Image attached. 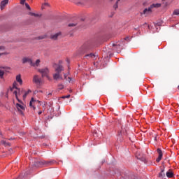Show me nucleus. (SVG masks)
Instances as JSON below:
<instances>
[{
    "mask_svg": "<svg viewBox=\"0 0 179 179\" xmlns=\"http://www.w3.org/2000/svg\"><path fill=\"white\" fill-rule=\"evenodd\" d=\"M9 152H12V150H9Z\"/></svg>",
    "mask_w": 179,
    "mask_h": 179,
    "instance_id": "nucleus-53",
    "label": "nucleus"
},
{
    "mask_svg": "<svg viewBox=\"0 0 179 179\" xmlns=\"http://www.w3.org/2000/svg\"><path fill=\"white\" fill-rule=\"evenodd\" d=\"M87 57H90V58H93V57H94V54L90 53V54L86 55L85 57L87 58Z\"/></svg>",
    "mask_w": 179,
    "mask_h": 179,
    "instance_id": "nucleus-26",
    "label": "nucleus"
},
{
    "mask_svg": "<svg viewBox=\"0 0 179 179\" xmlns=\"http://www.w3.org/2000/svg\"><path fill=\"white\" fill-rule=\"evenodd\" d=\"M33 60L29 57H24L22 58V64H29V65L31 66Z\"/></svg>",
    "mask_w": 179,
    "mask_h": 179,
    "instance_id": "nucleus-5",
    "label": "nucleus"
},
{
    "mask_svg": "<svg viewBox=\"0 0 179 179\" xmlns=\"http://www.w3.org/2000/svg\"><path fill=\"white\" fill-rule=\"evenodd\" d=\"M149 12H152V6H150L148 8H145L143 10V14L146 15L149 13Z\"/></svg>",
    "mask_w": 179,
    "mask_h": 179,
    "instance_id": "nucleus-15",
    "label": "nucleus"
},
{
    "mask_svg": "<svg viewBox=\"0 0 179 179\" xmlns=\"http://www.w3.org/2000/svg\"><path fill=\"white\" fill-rule=\"evenodd\" d=\"M158 177L163 178H164V169H162V171L159 172V173L158 174Z\"/></svg>",
    "mask_w": 179,
    "mask_h": 179,
    "instance_id": "nucleus-17",
    "label": "nucleus"
},
{
    "mask_svg": "<svg viewBox=\"0 0 179 179\" xmlns=\"http://www.w3.org/2000/svg\"><path fill=\"white\" fill-rule=\"evenodd\" d=\"M113 47H115V44H113Z\"/></svg>",
    "mask_w": 179,
    "mask_h": 179,
    "instance_id": "nucleus-52",
    "label": "nucleus"
},
{
    "mask_svg": "<svg viewBox=\"0 0 179 179\" xmlns=\"http://www.w3.org/2000/svg\"><path fill=\"white\" fill-rule=\"evenodd\" d=\"M44 6H50V4H48V3H44Z\"/></svg>",
    "mask_w": 179,
    "mask_h": 179,
    "instance_id": "nucleus-43",
    "label": "nucleus"
},
{
    "mask_svg": "<svg viewBox=\"0 0 179 179\" xmlns=\"http://www.w3.org/2000/svg\"><path fill=\"white\" fill-rule=\"evenodd\" d=\"M14 89H16V90L19 89V88H17V87H16V83H14L13 84V87L10 88L11 92H13V90H14Z\"/></svg>",
    "mask_w": 179,
    "mask_h": 179,
    "instance_id": "nucleus-23",
    "label": "nucleus"
},
{
    "mask_svg": "<svg viewBox=\"0 0 179 179\" xmlns=\"http://www.w3.org/2000/svg\"><path fill=\"white\" fill-rule=\"evenodd\" d=\"M3 75H5V71L3 70H0V78L3 79Z\"/></svg>",
    "mask_w": 179,
    "mask_h": 179,
    "instance_id": "nucleus-22",
    "label": "nucleus"
},
{
    "mask_svg": "<svg viewBox=\"0 0 179 179\" xmlns=\"http://www.w3.org/2000/svg\"><path fill=\"white\" fill-rule=\"evenodd\" d=\"M49 164H50V162H47V161H38L35 162V166L36 167H41L42 166H46Z\"/></svg>",
    "mask_w": 179,
    "mask_h": 179,
    "instance_id": "nucleus-4",
    "label": "nucleus"
},
{
    "mask_svg": "<svg viewBox=\"0 0 179 179\" xmlns=\"http://www.w3.org/2000/svg\"><path fill=\"white\" fill-rule=\"evenodd\" d=\"M69 82H71V80H72V78H71V77H69Z\"/></svg>",
    "mask_w": 179,
    "mask_h": 179,
    "instance_id": "nucleus-49",
    "label": "nucleus"
},
{
    "mask_svg": "<svg viewBox=\"0 0 179 179\" xmlns=\"http://www.w3.org/2000/svg\"><path fill=\"white\" fill-rule=\"evenodd\" d=\"M1 55H3V53H0V57H1Z\"/></svg>",
    "mask_w": 179,
    "mask_h": 179,
    "instance_id": "nucleus-50",
    "label": "nucleus"
},
{
    "mask_svg": "<svg viewBox=\"0 0 179 179\" xmlns=\"http://www.w3.org/2000/svg\"><path fill=\"white\" fill-rule=\"evenodd\" d=\"M24 2H26V0H21L20 3L24 5Z\"/></svg>",
    "mask_w": 179,
    "mask_h": 179,
    "instance_id": "nucleus-38",
    "label": "nucleus"
},
{
    "mask_svg": "<svg viewBox=\"0 0 179 179\" xmlns=\"http://www.w3.org/2000/svg\"><path fill=\"white\" fill-rule=\"evenodd\" d=\"M53 79H55V80H58V79L62 80V77L59 75V73H57L53 75Z\"/></svg>",
    "mask_w": 179,
    "mask_h": 179,
    "instance_id": "nucleus-11",
    "label": "nucleus"
},
{
    "mask_svg": "<svg viewBox=\"0 0 179 179\" xmlns=\"http://www.w3.org/2000/svg\"><path fill=\"white\" fill-rule=\"evenodd\" d=\"M25 6H26V8H27V9H29V10H30V9H31V8H30V6H29V3H25Z\"/></svg>",
    "mask_w": 179,
    "mask_h": 179,
    "instance_id": "nucleus-32",
    "label": "nucleus"
},
{
    "mask_svg": "<svg viewBox=\"0 0 179 179\" xmlns=\"http://www.w3.org/2000/svg\"><path fill=\"white\" fill-rule=\"evenodd\" d=\"M59 64H62V61H59Z\"/></svg>",
    "mask_w": 179,
    "mask_h": 179,
    "instance_id": "nucleus-51",
    "label": "nucleus"
},
{
    "mask_svg": "<svg viewBox=\"0 0 179 179\" xmlns=\"http://www.w3.org/2000/svg\"><path fill=\"white\" fill-rule=\"evenodd\" d=\"M154 141H157V135L155 134Z\"/></svg>",
    "mask_w": 179,
    "mask_h": 179,
    "instance_id": "nucleus-39",
    "label": "nucleus"
},
{
    "mask_svg": "<svg viewBox=\"0 0 179 179\" xmlns=\"http://www.w3.org/2000/svg\"><path fill=\"white\" fill-rule=\"evenodd\" d=\"M3 50H5V47L0 46V51H3Z\"/></svg>",
    "mask_w": 179,
    "mask_h": 179,
    "instance_id": "nucleus-37",
    "label": "nucleus"
},
{
    "mask_svg": "<svg viewBox=\"0 0 179 179\" xmlns=\"http://www.w3.org/2000/svg\"><path fill=\"white\" fill-rule=\"evenodd\" d=\"M165 176H166V178H173V172L171 170L168 171V172H166V174H165Z\"/></svg>",
    "mask_w": 179,
    "mask_h": 179,
    "instance_id": "nucleus-16",
    "label": "nucleus"
},
{
    "mask_svg": "<svg viewBox=\"0 0 179 179\" xmlns=\"http://www.w3.org/2000/svg\"><path fill=\"white\" fill-rule=\"evenodd\" d=\"M69 97H71L70 94L66 95V96H62V99H69Z\"/></svg>",
    "mask_w": 179,
    "mask_h": 179,
    "instance_id": "nucleus-31",
    "label": "nucleus"
},
{
    "mask_svg": "<svg viewBox=\"0 0 179 179\" xmlns=\"http://www.w3.org/2000/svg\"><path fill=\"white\" fill-rule=\"evenodd\" d=\"M16 108L18 111H20V113H22V110H24V106H22L20 103H16Z\"/></svg>",
    "mask_w": 179,
    "mask_h": 179,
    "instance_id": "nucleus-13",
    "label": "nucleus"
},
{
    "mask_svg": "<svg viewBox=\"0 0 179 179\" xmlns=\"http://www.w3.org/2000/svg\"><path fill=\"white\" fill-rule=\"evenodd\" d=\"M30 101H31L32 103H34V101H36L34 100V98H31Z\"/></svg>",
    "mask_w": 179,
    "mask_h": 179,
    "instance_id": "nucleus-44",
    "label": "nucleus"
},
{
    "mask_svg": "<svg viewBox=\"0 0 179 179\" xmlns=\"http://www.w3.org/2000/svg\"><path fill=\"white\" fill-rule=\"evenodd\" d=\"M45 77H46L48 80H51V78H50V76H48V74H47V76H45Z\"/></svg>",
    "mask_w": 179,
    "mask_h": 179,
    "instance_id": "nucleus-40",
    "label": "nucleus"
},
{
    "mask_svg": "<svg viewBox=\"0 0 179 179\" xmlns=\"http://www.w3.org/2000/svg\"><path fill=\"white\" fill-rule=\"evenodd\" d=\"M140 161L146 163V157H139L138 158Z\"/></svg>",
    "mask_w": 179,
    "mask_h": 179,
    "instance_id": "nucleus-25",
    "label": "nucleus"
},
{
    "mask_svg": "<svg viewBox=\"0 0 179 179\" xmlns=\"http://www.w3.org/2000/svg\"><path fill=\"white\" fill-rule=\"evenodd\" d=\"M0 69H4L5 71H6V69H9V68L6 66H0Z\"/></svg>",
    "mask_w": 179,
    "mask_h": 179,
    "instance_id": "nucleus-33",
    "label": "nucleus"
},
{
    "mask_svg": "<svg viewBox=\"0 0 179 179\" xmlns=\"http://www.w3.org/2000/svg\"><path fill=\"white\" fill-rule=\"evenodd\" d=\"M47 37V35H41L35 38V40H44Z\"/></svg>",
    "mask_w": 179,
    "mask_h": 179,
    "instance_id": "nucleus-18",
    "label": "nucleus"
},
{
    "mask_svg": "<svg viewBox=\"0 0 179 179\" xmlns=\"http://www.w3.org/2000/svg\"><path fill=\"white\" fill-rule=\"evenodd\" d=\"M75 26H76V23L69 24V27H75Z\"/></svg>",
    "mask_w": 179,
    "mask_h": 179,
    "instance_id": "nucleus-27",
    "label": "nucleus"
},
{
    "mask_svg": "<svg viewBox=\"0 0 179 179\" xmlns=\"http://www.w3.org/2000/svg\"><path fill=\"white\" fill-rule=\"evenodd\" d=\"M64 78L66 79V76H67L66 73H65V74L64 75Z\"/></svg>",
    "mask_w": 179,
    "mask_h": 179,
    "instance_id": "nucleus-48",
    "label": "nucleus"
},
{
    "mask_svg": "<svg viewBox=\"0 0 179 179\" xmlns=\"http://www.w3.org/2000/svg\"><path fill=\"white\" fill-rule=\"evenodd\" d=\"M92 49V43H85L81 46L80 48V54H85V52H87L90 50Z\"/></svg>",
    "mask_w": 179,
    "mask_h": 179,
    "instance_id": "nucleus-1",
    "label": "nucleus"
},
{
    "mask_svg": "<svg viewBox=\"0 0 179 179\" xmlns=\"http://www.w3.org/2000/svg\"><path fill=\"white\" fill-rule=\"evenodd\" d=\"M94 136H99L98 135H97V131H94Z\"/></svg>",
    "mask_w": 179,
    "mask_h": 179,
    "instance_id": "nucleus-41",
    "label": "nucleus"
},
{
    "mask_svg": "<svg viewBox=\"0 0 179 179\" xmlns=\"http://www.w3.org/2000/svg\"><path fill=\"white\" fill-rule=\"evenodd\" d=\"M15 96V99L17 100V101H19V103H22V101H20V99H19V97L17 96V94L20 93V89H17V90H15L13 92Z\"/></svg>",
    "mask_w": 179,
    "mask_h": 179,
    "instance_id": "nucleus-9",
    "label": "nucleus"
},
{
    "mask_svg": "<svg viewBox=\"0 0 179 179\" xmlns=\"http://www.w3.org/2000/svg\"><path fill=\"white\" fill-rule=\"evenodd\" d=\"M178 90H179V85L178 86Z\"/></svg>",
    "mask_w": 179,
    "mask_h": 179,
    "instance_id": "nucleus-54",
    "label": "nucleus"
},
{
    "mask_svg": "<svg viewBox=\"0 0 179 179\" xmlns=\"http://www.w3.org/2000/svg\"><path fill=\"white\" fill-rule=\"evenodd\" d=\"M157 152L159 155L158 157H163V152H162V150H160L159 148H158L157 150Z\"/></svg>",
    "mask_w": 179,
    "mask_h": 179,
    "instance_id": "nucleus-21",
    "label": "nucleus"
},
{
    "mask_svg": "<svg viewBox=\"0 0 179 179\" xmlns=\"http://www.w3.org/2000/svg\"><path fill=\"white\" fill-rule=\"evenodd\" d=\"M124 40H126L127 41H129V37H126L125 38H124Z\"/></svg>",
    "mask_w": 179,
    "mask_h": 179,
    "instance_id": "nucleus-42",
    "label": "nucleus"
},
{
    "mask_svg": "<svg viewBox=\"0 0 179 179\" xmlns=\"http://www.w3.org/2000/svg\"><path fill=\"white\" fill-rule=\"evenodd\" d=\"M38 72L41 73L42 78H45L48 73H50V70L48 68H44V69H41L38 70Z\"/></svg>",
    "mask_w": 179,
    "mask_h": 179,
    "instance_id": "nucleus-3",
    "label": "nucleus"
},
{
    "mask_svg": "<svg viewBox=\"0 0 179 179\" xmlns=\"http://www.w3.org/2000/svg\"><path fill=\"white\" fill-rule=\"evenodd\" d=\"M160 6H162L161 3H154L151 5L152 9H153V8H160Z\"/></svg>",
    "mask_w": 179,
    "mask_h": 179,
    "instance_id": "nucleus-20",
    "label": "nucleus"
},
{
    "mask_svg": "<svg viewBox=\"0 0 179 179\" xmlns=\"http://www.w3.org/2000/svg\"><path fill=\"white\" fill-rule=\"evenodd\" d=\"M58 87H59V90H62V89H64V85L59 84V85H58Z\"/></svg>",
    "mask_w": 179,
    "mask_h": 179,
    "instance_id": "nucleus-30",
    "label": "nucleus"
},
{
    "mask_svg": "<svg viewBox=\"0 0 179 179\" xmlns=\"http://www.w3.org/2000/svg\"><path fill=\"white\" fill-rule=\"evenodd\" d=\"M16 80L20 85H23V80H22V76H20V74L16 76Z\"/></svg>",
    "mask_w": 179,
    "mask_h": 179,
    "instance_id": "nucleus-10",
    "label": "nucleus"
},
{
    "mask_svg": "<svg viewBox=\"0 0 179 179\" xmlns=\"http://www.w3.org/2000/svg\"><path fill=\"white\" fill-rule=\"evenodd\" d=\"M29 107H33V108H36L34 106H33V102L30 101L29 102Z\"/></svg>",
    "mask_w": 179,
    "mask_h": 179,
    "instance_id": "nucleus-35",
    "label": "nucleus"
},
{
    "mask_svg": "<svg viewBox=\"0 0 179 179\" xmlns=\"http://www.w3.org/2000/svg\"><path fill=\"white\" fill-rule=\"evenodd\" d=\"M62 35V33H61V31H59V32H57L55 34L51 35L50 38L52 40H57L58 37H61Z\"/></svg>",
    "mask_w": 179,
    "mask_h": 179,
    "instance_id": "nucleus-6",
    "label": "nucleus"
},
{
    "mask_svg": "<svg viewBox=\"0 0 179 179\" xmlns=\"http://www.w3.org/2000/svg\"><path fill=\"white\" fill-rule=\"evenodd\" d=\"M109 1H113V0H109Z\"/></svg>",
    "mask_w": 179,
    "mask_h": 179,
    "instance_id": "nucleus-56",
    "label": "nucleus"
},
{
    "mask_svg": "<svg viewBox=\"0 0 179 179\" xmlns=\"http://www.w3.org/2000/svg\"><path fill=\"white\" fill-rule=\"evenodd\" d=\"M24 176H27V175L21 174V175H20V176H18V178H17V179H23V178H24Z\"/></svg>",
    "mask_w": 179,
    "mask_h": 179,
    "instance_id": "nucleus-29",
    "label": "nucleus"
},
{
    "mask_svg": "<svg viewBox=\"0 0 179 179\" xmlns=\"http://www.w3.org/2000/svg\"><path fill=\"white\" fill-rule=\"evenodd\" d=\"M64 71V67L61 65H59L57 68L56 69V71L57 73H61Z\"/></svg>",
    "mask_w": 179,
    "mask_h": 179,
    "instance_id": "nucleus-14",
    "label": "nucleus"
},
{
    "mask_svg": "<svg viewBox=\"0 0 179 179\" xmlns=\"http://www.w3.org/2000/svg\"><path fill=\"white\" fill-rule=\"evenodd\" d=\"M1 143V145H3V146H5L6 148H9L10 146V143L7 142L5 140H2Z\"/></svg>",
    "mask_w": 179,
    "mask_h": 179,
    "instance_id": "nucleus-12",
    "label": "nucleus"
},
{
    "mask_svg": "<svg viewBox=\"0 0 179 179\" xmlns=\"http://www.w3.org/2000/svg\"><path fill=\"white\" fill-rule=\"evenodd\" d=\"M8 3H9V0H3L0 4V9L2 10Z\"/></svg>",
    "mask_w": 179,
    "mask_h": 179,
    "instance_id": "nucleus-7",
    "label": "nucleus"
},
{
    "mask_svg": "<svg viewBox=\"0 0 179 179\" xmlns=\"http://www.w3.org/2000/svg\"><path fill=\"white\" fill-rule=\"evenodd\" d=\"M29 15H30V16H34V17H40L41 16V14H36L31 12H30Z\"/></svg>",
    "mask_w": 179,
    "mask_h": 179,
    "instance_id": "nucleus-19",
    "label": "nucleus"
},
{
    "mask_svg": "<svg viewBox=\"0 0 179 179\" xmlns=\"http://www.w3.org/2000/svg\"><path fill=\"white\" fill-rule=\"evenodd\" d=\"M162 1H166V0H162Z\"/></svg>",
    "mask_w": 179,
    "mask_h": 179,
    "instance_id": "nucleus-55",
    "label": "nucleus"
},
{
    "mask_svg": "<svg viewBox=\"0 0 179 179\" xmlns=\"http://www.w3.org/2000/svg\"><path fill=\"white\" fill-rule=\"evenodd\" d=\"M48 96H52V93L50 92L49 94H48Z\"/></svg>",
    "mask_w": 179,
    "mask_h": 179,
    "instance_id": "nucleus-47",
    "label": "nucleus"
},
{
    "mask_svg": "<svg viewBox=\"0 0 179 179\" xmlns=\"http://www.w3.org/2000/svg\"><path fill=\"white\" fill-rule=\"evenodd\" d=\"M173 15H176V16H178L179 15V9H176L173 11Z\"/></svg>",
    "mask_w": 179,
    "mask_h": 179,
    "instance_id": "nucleus-24",
    "label": "nucleus"
},
{
    "mask_svg": "<svg viewBox=\"0 0 179 179\" xmlns=\"http://www.w3.org/2000/svg\"><path fill=\"white\" fill-rule=\"evenodd\" d=\"M161 161V157L156 158V162H159Z\"/></svg>",
    "mask_w": 179,
    "mask_h": 179,
    "instance_id": "nucleus-36",
    "label": "nucleus"
},
{
    "mask_svg": "<svg viewBox=\"0 0 179 179\" xmlns=\"http://www.w3.org/2000/svg\"><path fill=\"white\" fill-rule=\"evenodd\" d=\"M27 93H28V94H29V93H31V90H29L27 92H26Z\"/></svg>",
    "mask_w": 179,
    "mask_h": 179,
    "instance_id": "nucleus-46",
    "label": "nucleus"
},
{
    "mask_svg": "<svg viewBox=\"0 0 179 179\" xmlns=\"http://www.w3.org/2000/svg\"><path fill=\"white\" fill-rule=\"evenodd\" d=\"M40 62H41V61L40 60V59H38L36 60L35 62H32L31 66H34V68H37V67L40 66Z\"/></svg>",
    "mask_w": 179,
    "mask_h": 179,
    "instance_id": "nucleus-8",
    "label": "nucleus"
},
{
    "mask_svg": "<svg viewBox=\"0 0 179 179\" xmlns=\"http://www.w3.org/2000/svg\"><path fill=\"white\" fill-rule=\"evenodd\" d=\"M38 115L43 114V111L40 110L38 113Z\"/></svg>",
    "mask_w": 179,
    "mask_h": 179,
    "instance_id": "nucleus-45",
    "label": "nucleus"
},
{
    "mask_svg": "<svg viewBox=\"0 0 179 179\" xmlns=\"http://www.w3.org/2000/svg\"><path fill=\"white\" fill-rule=\"evenodd\" d=\"M33 83H35L37 86H41L43 83H44V81L41 78L38 77V75H34L32 79Z\"/></svg>",
    "mask_w": 179,
    "mask_h": 179,
    "instance_id": "nucleus-2",
    "label": "nucleus"
},
{
    "mask_svg": "<svg viewBox=\"0 0 179 179\" xmlns=\"http://www.w3.org/2000/svg\"><path fill=\"white\" fill-rule=\"evenodd\" d=\"M27 94H29V92H25L22 96L23 99H26V97H27Z\"/></svg>",
    "mask_w": 179,
    "mask_h": 179,
    "instance_id": "nucleus-34",
    "label": "nucleus"
},
{
    "mask_svg": "<svg viewBox=\"0 0 179 179\" xmlns=\"http://www.w3.org/2000/svg\"><path fill=\"white\" fill-rule=\"evenodd\" d=\"M120 0H117V2H116V3L113 6V8H115V9H117V8H118V1H119Z\"/></svg>",
    "mask_w": 179,
    "mask_h": 179,
    "instance_id": "nucleus-28",
    "label": "nucleus"
}]
</instances>
